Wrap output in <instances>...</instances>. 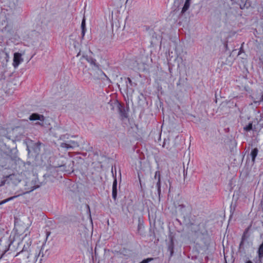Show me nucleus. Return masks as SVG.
Here are the masks:
<instances>
[{"mask_svg": "<svg viewBox=\"0 0 263 263\" xmlns=\"http://www.w3.org/2000/svg\"><path fill=\"white\" fill-rule=\"evenodd\" d=\"M62 163L57 166V167L59 169V170L67 173L72 172L73 171L74 166L73 161L70 159L64 157H62Z\"/></svg>", "mask_w": 263, "mask_h": 263, "instance_id": "obj_1", "label": "nucleus"}, {"mask_svg": "<svg viewBox=\"0 0 263 263\" xmlns=\"http://www.w3.org/2000/svg\"><path fill=\"white\" fill-rule=\"evenodd\" d=\"M29 119L31 121L38 120L39 121L35 123V125H39L45 127H48V125H50L49 120L48 119L44 117L43 115L37 113L31 114L29 116Z\"/></svg>", "mask_w": 263, "mask_h": 263, "instance_id": "obj_2", "label": "nucleus"}, {"mask_svg": "<svg viewBox=\"0 0 263 263\" xmlns=\"http://www.w3.org/2000/svg\"><path fill=\"white\" fill-rule=\"evenodd\" d=\"M60 145L61 147L66 149H73L79 146V143L77 141L71 140L61 142Z\"/></svg>", "mask_w": 263, "mask_h": 263, "instance_id": "obj_3", "label": "nucleus"}, {"mask_svg": "<svg viewBox=\"0 0 263 263\" xmlns=\"http://www.w3.org/2000/svg\"><path fill=\"white\" fill-rule=\"evenodd\" d=\"M22 56V55L20 53L15 52L14 53L12 65L15 68H16L23 62V58Z\"/></svg>", "mask_w": 263, "mask_h": 263, "instance_id": "obj_4", "label": "nucleus"}, {"mask_svg": "<svg viewBox=\"0 0 263 263\" xmlns=\"http://www.w3.org/2000/svg\"><path fill=\"white\" fill-rule=\"evenodd\" d=\"M30 253L29 252L20 251L16 254L15 257H18V259L20 260L19 262L21 263L23 261L27 262V259L30 256Z\"/></svg>", "mask_w": 263, "mask_h": 263, "instance_id": "obj_5", "label": "nucleus"}, {"mask_svg": "<svg viewBox=\"0 0 263 263\" xmlns=\"http://www.w3.org/2000/svg\"><path fill=\"white\" fill-rule=\"evenodd\" d=\"M127 91L128 93L132 94L134 92L133 87H135L136 84L132 82V80L128 78L127 79Z\"/></svg>", "mask_w": 263, "mask_h": 263, "instance_id": "obj_6", "label": "nucleus"}, {"mask_svg": "<svg viewBox=\"0 0 263 263\" xmlns=\"http://www.w3.org/2000/svg\"><path fill=\"white\" fill-rule=\"evenodd\" d=\"M154 178L155 179L157 180V182L156 183V187L157 188V191L158 194L160 195L161 192V182H160V173L159 171H156L155 172Z\"/></svg>", "mask_w": 263, "mask_h": 263, "instance_id": "obj_7", "label": "nucleus"}, {"mask_svg": "<svg viewBox=\"0 0 263 263\" xmlns=\"http://www.w3.org/2000/svg\"><path fill=\"white\" fill-rule=\"evenodd\" d=\"M117 196V181L115 179L112 184V196L114 199L116 200Z\"/></svg>", "mask_w": 263, "mask_h": 263, "instance_id": "obj_8", "label": "nucleus"}, {"mask_svg": "<svg viewBox=\"0 0 263 263\" xmlns=\"http://www.w3.org/2000/svg\"><path fill=\"white\" fill-rule=\"evenodd\" d=\"M191 0H185L184 4L183 5V7L182 9L181 13L182 14H183L185 13L189 8L191 4Z\"/></svg>", "mask_w": 263, "mask_h": 263, "instance_id": "obj_9", "label": "nucleus"}, {"mask_svg": "<svg viewBox=\"0 0 263 263\" xmlns=\"http://www.w3.org/2000/svg\"><path fill=\"white\" fill-rule=\"evenodd\" d=\"M83 58L91 65H94L95 67H98V66L96 64V60L92 58V57H89L88 56H83Z\"/></svg>", "mask_w": 263, "mask_h": 263, "instance_id": "obj_10", "label": "nucleus"}, {"mask_svg": "<svg viewBox=\"0 0 263 263\" xmlns=\"http://www.w3.org/2000/svg\"><path fill=\"white\" fill-rule=\"evenodd\" d=\"M167 251L170 252V257H172L174 253V243L172 239L168 245Z\"/></svg>", "mask_w": 263, "mask_h": 263, "instance_id": "obj_11", "label": "nucleus"}, {"mask_svg": "<svg viewBox=\"0 0 263 263\" xmlns=\"http://www.w3.org/2000/svg\"><path fill=\"white\" fill-rule=\"evenodd\" d=\"M0 23L3 25L6 24L7 23V18L3 12L0 13Z\"/></svg>", "mask_w": 263, "mask_h": 263, "instance_id": "obj_12", "label": "nucleus"}, {"mask_svg": "<svg viewBox=\"0 0 263 263\" xmlns=\"http://www.w3.org/2000/svg\"><path fill=\"white\" fill-rule=\"evenodd\" d=\"M258 149L257 148H254L252 151H251V156L252 157V160L253 162H254L255 161V158L257 156V154H258Z\"/></svg>", "mask_w": 263, "mask_h": 263, "instance_id": "obj_13", "label": "nucleus"}, {"mask_svg": "<svg viewBox=\"0 0 263 263\" xmlns=\"http://www.w3.org/2000/svg\"><path fill=\"white\" fill-rule=\"evenodd\" d=\"M255 129H256V128L255 127L254 128L253 127L252 123H251V122L249 123L248 124V125H246V126H245L243 127L244 130H245L246 132H249V131H250L251 130H255Z\"/></svg>", "mask_w": 263, "mask_h": 263, "instance_id": "obj_14", "label": "nucleus"}, {"mask_svg": "<svg viewBox=\"0 0 263 263\" xmlns=\"http://www.w3.org/2000/svg\"><path fill=\"white\" fill-rule=\"evenodd\" d=\"M118 110L122 117H126V113L125 112L124 108L120 105H118Z\"/></svg>", "mask_w": 263, "mask_h": 263, "instance_id": "obj_15", "label": "nucleus"}, {"mask_svg": "<svg viewBox=\"0 0 263 263\" xmlns=\"http://www.w3.org/2000/svg\"><path fill=\"white\" fill-rule=\"evenodd\" d=\"M31 245V241H29V242H27L26 243V244H25L24 245V247H23V249L21 251H26V252H30V250H29V248H30V246Z\"/></svg>", "mask_w": 263, "mask_h": 263, "instance_id": "obj_16", "label": "nucleus"}, {"mask_svg": "<svg viewBox=\"0 0 263 263\" xmlns=\"http://www.w3.org/2000/svg\"><path fill=\"white\" fill-rule=\"evenodd\" d=\"M258 253L259 257L262 258L263 257V241L259 247Z\"/></svg>", "mask_w": 263, "mask_h": 263, "instance_id": "obj_17", "label": "nucleus"}, {"mask_svg": "<svg viewBox=\"0 0 263 263\" xmlns=\"http://www.w3.org/2000/svg\"><path fill=\"white\" fill-rule=\"evenodd\" d=\"M176 208L180 211L181 213H184L185 211V205L183 204H179Z\"/></svg>", "mask_w": 263, "mask_h": 263, "instance_id": "obj_18", "label": "nucleus"}, {"mask_svg": "<svg viewBox=\"0 0 263 263\" xmlns=\"http://www.w3.org/2000/svg\"><path fill=\"white\" fill-rule=\"evenodd\" d=\"M249 228H248L244 232L243 234V235L242 236V238H241V241L240 243V245H239V246L241 247L242 245H243V241L245 240L246 239V235L247 234V233H248V231H249Z\"/></svg>", "mask_w": 263, "mask_h": 263, "instance_id": "obj_19", "label": "nucleus"}, {"mask_svg": "<svg viewBox=\"0 0 263 263\" xmlns=\"http://www.w3.org/2000/svg\"><path fill=\"white\" fill-rule=\"evenodd\" d=\"M16 196H13V197H10V198H8L5 200H3L1 203H0V204H4V203H6L7 202L9 201H10L11 200H12L13 199H14V198H15Z\"/></svg>", "mask_w": 263, "mask_h": 263, "instance_id": "obj_20", "label": "nucleus"}, {"mask_svg": "<svg viewBox=\"0 0 263 263\" xmlns=\"http://www.w3.org/2000/svg\"><path fill=\"white\" fill-rule=\"evenodd\" d=\"M69 135L67 134L63 135L60 136V139L64 141L65 139H68Z\"/></svg>", "mask_w": 263, "mask_h": 263, "instance_id": "obj_21", "label": "nucleus"}, {"mask_svg": "<svg viewBox=\"0 0 263 263\" xmlns=\"http://www.w3.org/2000/svg\"><path fill=\"white\" fill-rule=\"evenodd\" d=\"M81 29H86V26H85V19L84 17L83 18L82 23H81Z\"/></svg>", "mask_w": 263, "mask_h": 263, "instance_id": "obj_22", "label": "nucleus"}, {"mask_svg": "<svg viewBox=\"0 0 263 263\" xmlns=\"http://www.w3.org/2000/svg\"><path fill=\"white\" fill-rule=\"evenodd\" d=\"M153 258H148L146 259H144L140 263H148L150 261L152 260Z\"/></svg>", "mask_w": 263, "mask_h": 263, "instance_id": "obj_23", "label": "nucleus"}, {"mask_svg": "<svg viewBox=\"0 0 263 263\" xmlns=\"http://www.w3.org/2000/svg\"><path fill=\"white\" fill-rule=\"evenodd\" d=\"M86 29H82V37L83 38L84 35H85V32H86Z\"/></svg>", "mask_w": 263, "mask_h": 263, "instance_id": "obj_24", "label": "nucleus"}, {"mask_svg": "<svg viewBox=\"0 0 263 263\" xmlns=\"http://www.w3.org/2000/svg\"><path fill=\"white\" fill-rule=\"evenodd\" d=\"M6 58L7 59L6 61H7L8 59L9 58V55L8 53H6Z\"/></svg>", "mask_w": 263, "mask_h": 263, "instance_id": "obj_25", "label": "nucleus"}, {"mask_svg": "<svg viewBox=\"0 0 263 263\" xmlns=\"http://www.w3.org/2000/svg\"><path fill=\"white\" fill-rule=\"evenodd\" d=\"M243 52V50H242V49L241 48H240V50H239V52H238V55H240V54H241V52Z\"/></svg>", "mask_w": 263, "mask_h": 263, "instance_id": "obj_26", "label": "nucleus"}, {"mask_svg": "<svg viewBox=\"0 0 263 263\" xmlns=\"http://www.w3.org/2000/svg\"><path fill=\"white\" fill-rule=\"evenodd\" d=\"M50 232H46V237H47V238L50 235Z\"/></svg>", "mask_w": 263, "mask_h": 263, "instance_id": "obj_27", "label": "nucleus"}, {"mask_svg": "<svg viewBox=\"0 0 263 263\" xmlns=\"http://www.w3.org/2000/svg\"><path fill=\"white\" fill-rule=\"evenodd\" d=\"M246 263H252L251 261H248Z\"/></svg>", "mask_w": 263, "mask_h": 263, "instance_id": "obj_28", "label": "nucleus"}, {"mask_svg": "<svg viewBox=\"0 0 263 263\" xmlns=\"http://www.w3.org/2000/svg\"><path fill=\"white\" fill-rule=\"evenodd\" d=\"M41 250L40 251V252H39V255H40V254H41Z\"/></svg>", "mask_w": 263, "mask_h": 263, "instance_id": "obj_29", "label": "nucleus"}, {"mask_svg": "<svg viewBox=\"0 0 263 263\" xmlns=\"http://www.w3.org/2000/svg\"><path fill=\"white\" fill-rule=\"evenodd\" d=\"M41 250L40 251V252H39V255H40V254H41Z\"/></svg>", "mask_w": 263, "mask_h": 263, "instance_id": "obj_30", "label": "nucleus"}, {"mask_svg": "<svg viewBox=\"0 0 263 263\" xmlns=\"http://www.w3.org/2000/svg\"><path fill=\"white\" fill-rule=\"evenodd\" d=\"M262 100L263 101V96H262Z\"/></svg>", "mask_w": 263, "mask_h": 263, "instance_id": "obj_31", "label": "nucleus"}]
</instances>
